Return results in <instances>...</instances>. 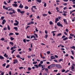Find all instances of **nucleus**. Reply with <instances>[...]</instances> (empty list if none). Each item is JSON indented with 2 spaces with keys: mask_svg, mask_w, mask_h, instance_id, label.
<instances>
[{
  "mask_svg": "<svg viewBox=\"0 0 75 75\" xmlns=\"http://www.w3.org/2000/svg\"><path fill=\"white\" fill-rule=\"evenodd\" d=\"M30 38H35L33 40H33H37V39H36V37H35V35H34L31 36L30 37Z\"/></svg>",
  "mask_w": 75,
  "mask_h": 75,
  "instance_id": "f257e3e1",
  "label": "nucleus"
},
{
  "mask_svg": "<svg viewBox=\"0 0 75 75\" xmlns=\"http://www.w3.org/2000/svg\"><path fill=\"white\" fill-rule=\"evenodd\" d=\"M36 7V6H33L32 7V8H31V10L32 11V12H33L34 13H35V11L33 10V8H35Z\"/></svg>",
  "mask_w": 75,
  "mask_h": 75,
  "instance_id": "f03ea898",
  "label": "nucleus"
},
{
  "mask_svg": "<svg viewBox=\"0 0 75 75\" xmlns=\"http://www.w3.org/2000/svg\"><path fill=\"white\" fill-rule=\"evenodd\" d=\"M55 66L56 68H62V67L58 64H56L55 65Z\"/></svg>",
  "mask_w": 75,
  "mask_h": 75,
  "instance_id": "7ed1b4c3",
  "label": "nucleus"
},
{
  "mask_svg": "<svg viewBox=\"0 0 75 75\" xmlns=\"http://www.w3.org/2000/svg\"><path fill=\"white\" fill-rule=\"evenodd\" d=\"M13 60L14 61V62H13V64H15L16 63H17V64L18 63V60H17V59H14Z\"/></svg>",
  "mask_w": 75,
  "mask_h": 75,
  "instance_id": "20e7f679",
  "label": "nucleus"
},
{
  "mask_svg": "<svg viewBox=\"0 0 75 75\" xmlns=\"http://www.w3.org/2000/svg\"><path fill=\"white\" fill-rule=\"evenodd\" d=\"M8 11H15V10L14 9H13V8H9L8 10Z\"/></svg>",
  "mask_w": 75,
  "mask_h": 75,
  "instance_id": "39448f33",
  "label": "nucleus"
},
{
  "mask_svg": "<svg viewBox=\"0 0 75 75\" xmlns=\"http://www.w3.org/2000/svg\"><path fill=\"white\" fill-rule=\"evenodd\" d=\"M5 23H6V21L5 19H4L2 23V25H4L5 24Z\"/></svg>",
  "mask_w": 75,
  "mask_h": 75,
  "instance_id": "423d86ee",
  "label": "nucleus"
},
{
  "mask_svg": "<svg viewBox=\"0 0 75 75\" xmlns=\"http://www.w3.org/2000/svg\"><path fill=\"white\" fill-rule=\"evenodd\" d=\"M70 68H71V71H74V68H75L73 66H72L71 67H70Z\"/></svg>",
  "mask_w": 75,
  "mask_h": 75,
  "instance_id": "0eeeda50",
  "label": "nucleus"
},
{
  "mask_svg": "<svg viewBox=\"0 0 75 75\" xmlns=\"http://www.w3.org/2000/svg\"><path fill=\"white\" fill-rule=\"evenodd\" d=\"M13 12H10L9 13V14L10 15H12L13 14H15L16 13V11H13Z\"/></svg>",
  "mask_w": 75,
  "mask_h": 75,
  "instance_id": "6e6552de",
  "label": "nucleus"
},
{
  "mask_svg": "<svg viewBox=\"0 0 75 75\" xmlns=\"http://www.w3.org/2000/svg\"><path fill=\"white\" fill-rule=\"evenodd\" d=\"M63 21H64V23H65V25H67V24H68V23H67V21H66V19H64Z\"/></svg>",
  "mask_w": 75,
  "mask_h": 75,
  "instance_id": "1a4fd4ad",
  "label": "nucleus"
},
{
  "mask_svg": "<svg viewBox=\"0 0 75 75\" xmlns=\"http://www.w3.org/2000/svg\"><path fill=\"white\" fill-rule=\"evenodd\" d=\"M51 68H52L53 67H55V64H53L50 65Z\"/></svg>",
  "mask_w": 75,
  "mask_h": 75,
  "instance_id": "9d476101",
  "label": "nucleus"
},
{
  "mask_svg": "<svg viewBox=\"0 0 75 75\" xmlns=\"http://www.w3.org/2000/svg\"><path fill=\"white\" fill-rule=\"evenodd\" d=\"M21 8H22L23 7V5H22V4H20V5L19 6Z\"/></svg>",
  "mask_w": 75,
  "mask_h": 75,
  "instance_id": "9b49d317",
  "label": "nucleus"
},
{
  "mask_svg": "<svg viewBox=\"0 0 75 75\" xmlns=\"http://www.w3.org/2000/svg\"><path fill=\"white\" fill-rule=\"evenodd\" d=\"M42 16L43 17H46V16H48V14H46L45 13H43L42 14Z\"/></svg>",
  "mask_w": 75,
  "mask_h": 75,
  "instance_id": "f8f14e48",
  "label": "nucleus"
},
{
  "mask_svg": "<svg viewBox=\"0 0 75 75\" xmlns=\"http://www.w3.org/2000/svg\"><path fill=\"white\" fill-rule=\"evenodd\" d=\"M3 8H4L5 9V10H8V8L6 7V6H3Z\"/></svg>",
  "mask_w": 75,
  "mask_h": 75,
  "instance_id": "ddd939ff",
  "label": "nucleus"
},
{
  "mask_svg": "<svg viewBox=\"0 0 75 75\" xmlns=\"http://www.w3.org/2000/svg\"><path fill=\"white\" fill-rule=\"evenodd\" d=\"M59 21V19H58V18H56L55 21V23H57V21Z\"/></svg>",
  "mask_w": 75,
  "mask_h": 75,
  "instance_id": "4468645a",
  "label": "nucleus"
},
{
  "mask_svg": "<svg viewBox=\"0 0 75 75\" xmlns=\"http://www.w3.org/2000/svg\"><path fill=\"white\" fill-rule=\"evenodd\" d=\"M51 59H55V58L54 57V56H52L50 57Z\"/></svg>",
  "mask_w": 75,
  "mask_h": 75,
  "instance_id": "2eb2a0df",
  "label": "nucleus"
},
{
  "mask_svg": "<svg viewBox=\"0 0 75 75\" xmlns=\"http://www.w3.org/2000/svg\"><path fill=\"white\" fill-rule=\"evenodd\" d=\"M34 66L35 67V68H36V69H38V65H37V64L34 65Z\"/></svg>",
  "mask_w": 75,
  "mask_h": 75,
  "instance_id": "dca6fc26",
  "label": "nucleus"
},
{
  "mask_svg": "<svg viewBox=\"0 0 75 75\" xmlns=\"http://www.w3.org/2000/svg\"><path fill=\"white\" fill-rule=\"evenodd\" d=\"M18 24H19L18 23H14V25L15 26H17V25H18Z\"/></svg>",
  "mask_w": 75,
  "mask_h": 75,
  "instance_id": "f3484780",
  "label": "nucleus"
},
{
  "mask_svg": "<svg viewBox=\"0 0 75 75\" xmlns=\"http://www.w3.org/2000/svg\"><path fill=\"white\" fill-rule=\"evenodd\" d=\"M4 57L6 58H7L8 57V55L6 53H5L4 55Z\"/></svg>",
  "mask_w": 75,
  "mask_h": 75,
  "instance_id": "a211bd4d",
  "label": "nucleus"
},
{
  "mask_svg": "<svg viewBox=\"0 0 75 75\" xmlns=\"http://www.w3.org/2000/svg\"><path fill=\"white\" fill-rule=\"evenodd\" d=\"M0 59H4V57L2 56H0Z\"/></svg>",
  "mask_w": 75,
  "mask_h": 75,
  "instance_id": "6ab92c4d",
  "label": "nucleus"
},
{
  "mask_svg": "<svg viewBox=\"0 0 75 75\" xmlns=\"http://www.w3.org/2000/svg\"><path fill=\"white\" fill-rule=\"evenodd\" d=\"M70 48H71V49H74V50H75V46H73L70 47Z\"/></svg>",
  "mask_w": 75,
  "mask_h": 75,
  "instance_id": "aec40b11",
  "label": "nucleus"
},
{
  "mask_svg": "<svg viewBox=\"0 0 75 75\" xmlns=\"http://www.w3.org/2000/svg\"><path fill=\"white\" fill-rule=\"evenodd\" d=\"M36 1L38 3H41V2H42V1L41 0H37Z\"/></svg>",
  "mask_w": 75,
  "mask_h": 75,
  "instance_id": "412c9836",
  "label": "nucleus"
},
{
  "mask_svg": "<svg viewBox=\"0 0 75 75\" xmlns=\"http://www.w3.org/2000/svg\"><path fill=\"white\" fill-rule=\"evenodd\" d=\"M70 36H71V37H74L75 36V35L74 34H72V33L70 34Z\"/></svg>",
  "mask_w": 75,
  "mask_h": 75,
  "instance_id": "4be33fe9",
  "label": "nucleus"
},
{
  "mask_svg": "<svg viewBox=\"0 0 75 75\" xmlns=\"http://www.w3.org/2000/svg\"><path fill=\"white\" fill-rule=\"evenodd\" d=\"M61 25V23H60V22H58L57 23V25H58V26H60V25Z\"/></svg>",
  "mask_w": 75,
  "mask_h": 75,
  "instance_id": "5701e85b",
  "label": "nucleus"
},
{
  "mask_svg": "<svg viewBox=\"0 0 75 75\" xmlns=\"http://www.w3.org/2000/svg\"><path fill=\"white\" fill-rule=\"evenodd\" d=\"M68 38L67 37H66L65 38H64L63 39V41H65L66 40H68Z\"/></svg>",
  "mask_w": 75,
  "mask_h": 75,
  "instance_id": "b1692460",
  "label": "nucleus"
},
{
  "mask_svg": "<svg viewBox=\"0 0 75 75\" xmlns=\"http://www.w3.org/2000/svg\"><path fill=\"white\" fill-rule=\"evenodd\" d=\"M42 66V65H41V64L39 63L38 65V66L39 67H41Z\"/></svg>",
  "mask_w": 75,
  "mask_h": 75,
  "instance_id": "393cba45",
  "label": "nucleus"
},
{
  "mask_svg": "<svg viewBox=\"0 0 75 75\" xmlns=\"http://www.w3.org/2000/svg\"><path fill=\"white\" fill-rule=\"evenodd\" d=\"M17 11L19 13H20L21 12V10L20 9H17Z\"/></svg>",
  "mask_w": 75,
  "mask_h": 75,
  "instance_id": "a878e982",
  "label": "nucleus"
},
{
  "mask_svg": "<svg viewBox=\"0 0 75 75\" xmlns=\"http://www.w3.org/2000/svg\"><path fill=\"white\" fill-rule=\"evenodd\" d=\"M59 62H60L61 61H63V59H60L58 60Z\"/></svg>",
  "mask_w": 75,
  "mask_h": 75,
  "instance_id": "bb28decb",
  "label": "nucleus"
},
{
  "mask_svg": "<svg viewBox=\"0 0 75 75\" xmlns=\"http://www.w3.org/2000/svg\"><path fill=\"white\" fill-rule=\"evenodd\" d=\"M14 34L13 33H9V34L8 35L9 36H10V35H13Z\"/></svg>",
  "mask_w": 75,
  "mask_h": 75,
  "instance_id": "cd10ccee",
  "label": "nucleus"
},
{
  "mask_svg": "<svg viewBox=\"0 0 75 75\" xmlns=\"http://www.w3.org/2000/svg\"><path fill=\"white\" fill-rule=\"evenodd\" d=\"M61 35H62V34L61 33L58 34V35H57V37H58V36H61Z\"/></svg>",
  "mask_w": 75,
  "mask_h": 75,
  "instance_id": "c85d7f7f",
  "label": "nucleus"
},
{
  "mask_svg": "<svg viewBox=\"0 0 75 75\" xmlns=\"http://www.w3.org/2000/svg\"><path fill=\"white\" fill-rule=\"evenodd\" d=\"M49 23L50 25H52V24H53V22H52V21H50L49 22Z\"/></svg>",
  "mask_w": 75,
  "mask_h": 75,
  "instance_id": "c756f323",
  "label": "nucleus"
},
{
  "mask_svg": "<svg viewBox=\"0 0 75 75\" xmlns=\"http://www.w3.org/2000/svg\"><path fill=\"white\" fill-rule=\"evenodd\" d=\"M9 44H11V45H13V44H14V43L12 42H10L9 43Z\"/></svg>",
  "mask_w": 75,
  "mask_h": 75,
  "instance_id": "7c9ffc66",
  "label": "nucleus"
},
{
  "mask_svg": "<svg viewBox=\"0 0 75 75\" xmlns=\"http://www.w3.org/2000/svg\"><path fill=\"white\" fill-rule=\"evenodd\" d=\"M25 9H28V7L27 6H25Z\"/></svg>",
  "mask_w": 75,
  "mask_h": 75,
  "instance_id": "2f4dec72",
  "label": "nucleus"
},
{
  "mask_svg": "<svg viewBox=\"0 0 75 75\" xmlns=\"http://www.w3.org/2000/svg\"><path fill=\"white\" fill-rule=\"evenodd\" d=\"M11 41H13L14 40V38H13V37H11Z\"/></svg>",
  "mask_w": 75,
  "mask_h": 75,
  "instance_id": "473e14b6",
  "label": "nucleus"
},
{
  "mask_svg": "<svg viewBox=\"0 0 75 75\" xmlns=\"http://www.w3.org/2000/svg\"><path fill=\"white\" fill-rule=\"evenodd\" d=\"M30 23L31 24H34V22L33 21H31L30 22Z\"/></svg>",
  "mask_w": 75,
  "mask_h": 75,
  "instance_id": "72a5a7b5",
  "label": "nucleus"
},
{
  "mask_svg": "<svg viewBox=\"0 0 75 75\" xmlns=\"http://www.w3.org/2000/svg\"><path fill=\"white\" fill-rule=\"evenodd\" d=\"M52 67H51V65L47 67V68H48V69H50Z\"/></svg>",
  "mask_w": 75,
  "mask_h": 75,
  "instance_id": "f704fd0d",
  "label": "nucleus"
},
{
  "mask_svg": "<svg viewBox=\"0 0 75 75\" xmlns=\"http://www.w3.org/2000/svg\"><path fill=\"white\" fill-rule=\"evenodd\" d=\"M13 6H15V7H17V4H13L12 5Z\"/></svg>",
  "mask_w": 75,
  "mask_h": 75,
  "instance_id": "c9c22d12",
  "label": "nucleus"
},
{
  "mask_svg": "<svg viewBox=\"0 0 75 75\" xmlns=\"http://www.w3.org/2000/svg\"><path fill=\"white\" fill-rule=\"evenodd\" d=\"M37 63V62H34L33 63V64H36Z\"/></svg>",
  "mask_w": 75,
  "mask_h": 75,
  "instance_id": "e433bc0d",
  "label": "nucleus"
},
{
  "mask_svg": "<svg viewBox=\"0 0 75 75\" xmlns=\"http://www.w3.org/2000/svg\"><path fill=\"white\" fill-rule=\"evenodd\" d=\"M34 35H35V37H36L37 38H38V35L37 34H35V33H34Z\"/></svg>",
  "mask_w": 75,
  "mask_h": 75,
  "instance_id": "4c0bfd02",
  "label": "nucleus"
},
{
  "mask_svg": "<svg viewBox=\"0 0 75 75\" xmlns=\"http://www.w3.org/2000/svg\"><path fill=\"white\" fill-rule=\"evenodd\" d=\"M47 54L48 55H49V54H50V53H51V52H50V51H49L47 52Z\"/></svg>",
  "mask_w": 75,
  "mask_h": 75,
  "instance_id": "58836bf2",
  "label": "nucleus"
},
{
  "mask_svg": "<svg viewBox=\"0 0 75 75\" xmlns=\"http://www.w3.org/2000/svg\"><path fill=\"white\" fill-rule=\"evenodd\" d=\"M8 30H10V26L9 25H8Z\"/></svg>",
  "mask_w": 75,
  "mask_h": 75,
  "instance_id": "ea45409f",
  "label": "nucleus"
},
{
  "mask_svg": "<svg viewBox=\"0 0 75 75\" xmlns=\"http://www.w3.org/2000/svg\"><path fill=\"white\" fill-rule=\"evenodd\" d=\"M75 21V17H74L73 18V20H72V21Z\"/></svg>",
  "mask_w": 75,
  "mask_h": 75,
  "instance_id": "a19ab883",
  "label": "nucleus"
},
{
  "mask_svg": "<svg viewBox=\"0 0 75 75\" xmlns=\"http://www.w3.org/2000/svg\"><path fill=\"white\" fill-rule=\"evenodd\" d=\"M9 67H10V65L9 64L7 66H6V68H8Z\"/></svg>",
  "mask_w": 75,
  "mask_h": 75,
  "instance_id": "79ce46f5",
  "label": "nucleus"
},
{
  "mask_svg": "<svg viewBox=\"0 0 75 75\" xmlns=\"http://www.w3.org/2000/svg\"><path fill=\"white\" fill-rule=\"evenodd\" d=\"M1 41H4V38H1Z\"/></svg>",
  "mask_w": 75,
  "mask_h": 75,
  "instance_id": "37998d69",
  "label": "nucleus"
},
{
  "mask_svg": "<svg viewBox=\"0 0 75 75\" xmlns=\"http://www.w3.org/2000/svg\"><path fill=\"white\" fill-rule=\"evenodd\" d=\"M71 52L72 53V55H74V51H73V50L71 51Z\"/></svg>",
  "mask_w": 75,
  "mask_h": 75,
  "instance_id": "c03bdc74",
  "label": "nucleus"
},
{
  "mask_svg": "<svg viewBox=\"0 0 75 75\" xmlns=\"http://www.w3.org/2000/svg\"><path fill=\"white\" fill-rule=\"evenodd\" d=\"M25 12L24 11H21L20 13L21 14H24V13H25Z\"/></svg>",
  "mask_w": 75,
  "mask_h": 75,
  "instance_id": "a18cd8bd",
  "label": "nucleus"
},
{
  "mask_svg": "<svg viewBox=\"0 0 75 75\" xmlns=\"http://www.w3.org/2000/svg\"><path fill=\"white\" fill-rule=\"evenodd\" d=\"M7 30V27H5L4 28V30Z\"/></svg>",
  "mask_w": 75,
  "mask_h": 75,
  "instance_id": "49530a36",
  "label": "nucleus"
},
{
  "mask_svg": "<svg viewBox=\"0 0 75 75\" xmlns=\"http://www.w3.org/2000/svg\"><path fill=\"white\" fill-rule=\"evenodd\" d=\"M31 69L30 67H28V71H31Z\"/></svg>",
  "mask_w": 75,
  "mask_h": 75,
  "instance_id": "de8ad7c7",
  "label": "nucleus"
},
{
  "mask_svg": "<svg viewBox=\"0 0 75 75\" xmlns=\"http://www.w3.org/2000/svg\"><path fill=\"white\" fill-rule=\"evenodd\" d=\"M23 41L25 43L26 42V40L25 39H23Z\"/></svg>",
  "mask_w": 75,
  "mask_h": 75,
  "instance_id": "09e8293b",
  "label": "nucleus"
},
{
  "mask_svg": "<svg viewBox=\"0 0 75 75\" xmlns=\"http://www.w3.org/2000/svg\"><path fill=\"white\" fill-rule=\"evenodd\" d=\"M6 63H4L2 65V66H3V67H6Z\"/></svg>",
  "mask_w": 75,
  "mask_h": 75,
  "instance_id": "8fccbe9b",
  "label": "nucleus"
},
{
  "mask_svg": "<svg viewBox=\"0 0 75 75\" xmlns=\"http://www.w3.org/2000/svg\"><path fill=\"white\" fill-rule=\"evenodd\" d=\"M14 29H15V30H17L18 28H17V27H14Z\"/></svg>",
  "mask_w": 75,
  "mask_h": 75,
  "instance_id": "3c124183",
  "label": "nucleus"
},
{
  "mask_svg": "<svg viewBox=\"0 0 75 75\" xmlns=\"http://www.w3.org/2000/svg\"><path fill=\"white\" fill-rule=\"evenodd\" d=\"M16 57H17V58H20V55L18 54L16 56Z\"/></svg>",
  "mask_w": 75,
  "mask_h": 75,
  "instance_id": "603ef678",
  "label": "nucleus"
},
{
  "mask_svg": "<svg viewBox=\"0 0 75 75\" xmlns=\"http://www.w3.org/2000/svg\"><path fill=\"white\" fill-rule=\"evenodd\" d=\"M45 71H47V72L48 71V69L47 68H46L45 69Z\"/></svg>",
  "mask_w": 75,
  "mask_h": 75,
  "instance_id": "864d4df0",
  "label": "nucleus"
},
{
  "mask_svg": "<svg viewBox=\"0 0 75 75\" xmlns=\"http://www.w3.org/2000/svg\"><path fill=\"white\" fill-rule=\"evenodd\" d=\"M35 31H36L37 32H38V30H37V27H35Z\"/></svg>",
  "mask_w": 75,
  "mask_h": 75,
  "instance_id": "5fc2aeb1",
  "label": "nucleus"
},
{
  "mask_svg": "<svg viewBox=\"0 0 75 75\" xmlns=\"http://www.w3.org/2000/svg\"><path fill=\"white\" fill-rule=\"evenodd\" d=\"M16 51V50H13L11 52V54H13L14 52Z\"/></svg>",
  "mask_w": 75,
  "mask_h": 75,
  "instance_id": "6e6d98bb",
  "label": "nucleus"
},
{
  "mask_svg": "<svg viewBox=\"0 0 75 75\" xmlns=\"http://www.w3.org/2000/svg\"><path fill=\"white\" fill-rule=\"evenodd\" d=\"M65 37H66V36H65L64 35H63L62 38H65Z\"/></svg>",
  "mask_w": 75,
  "mask_h": 75,
  "instance_id": "4d7b16f0",
  "label": "nucleus"
},
{
  "mask_svg": "<svg viewBox=\"0 0 75 75\" xmlns=\"http://www.w3.org/2000/svg\"><path fill=\"white\" fill-rule=\"evenodd\" d=\"M54 61L55 62H58V60H57L54 59Z\"/></svg>",
  "mask_w": 75,
  "mask_h": 75,
  "instance_id": "13d9d810",
  "label": "nucleus"
},
{
  "mask_svg": "<svg viewBox=\"0 0 75 75\" xmlns=\"http://www.w3.org/2000/svg\"><path fill=\"white\" fill-rule=\"evenodd\" d=\"M70 58H71L72 59H74V58L73 57V56H70Z\"/></svg>",
  "mask_w": 75,
  "mask_h": 75,
  "instance_id": "bf43d9fd",
  "label": "nucleus"
},
{
  "mask_svg": "<svg viewBox=\"0 0 75 75\" xmlns=\"http://www.w3.org/2000/svg\"><path fill=\"white\" fill-rule=\"evenodd\" d=\"M60 2V1L59 0H56V3H59Z\"/></svg>",
  "mask_w": 75,
  "mask_h": 75,
  "instance_id": "052dcab7",
  "label": "nucleus"
},
{
  "mask_svg": "<svg viewBox=\"0 0 75 75\" xmlns=\"http://www.w3.org/2000/svg\"><path fill=\"white\" fill-rule=\"evenodd\" d=\"M15 34L16 35H19V33H15Z\"/></svg>",
  "mask_w": 75,
  "mask_h": 75,
  "instance_id": "680f3d73",
  "label": "nucleus"
},
{
  "mask_svg": "<svg viewBox=\"0 0 75 75\" xmlns=\"http://www.w3.org/2000/svg\"><path fill=\"white\" fill-rule=\"evenodd\" d=\"M64 34H65L66 35H67L68 34H67V33L66 32H64Z\"/></svg>",
  "mask_w": 75,
  "mask_h": 75,
  "instance_id": "e2e57ef3",
  "label": "nucleus"
},
{
  "mask_svg": "<svg viewBox=\"0 0 75 75\" xmlns=\"http://www.w3.org/2000/svg\"><path fill=\"white\" fill-rule=\"evenodd\" d=\"M46 6H47V4L45 3L44 4V6L45 7H46Z\"/></svg>",
  "mask_w": 75,
  "mask_h": 75,
  "instance_id": "0e129e2a",
  "label": "nucleus"
},
{
  "mask_svg": "<svg viewBox=\"0 0 75 75\" xmlns=\"http://www.w3.org/2000/svg\"><path fill=\"white\" fill-rule=\"evenodd\" d=\"M1 18L2 20H3V19H4V16H2Z\"/></svg>",
  "mask_w": 75,
  "mask_h": 75,
  "instance_id": "69168bd1",
  "label": "nucleus"
},
{
  "mask_svg": "<svg viewBox=\"0 0 75 75\" xmlns=\"http://www.w3.org/2000/svg\"><path fill=\"white\" fill-rule=\"evenodd\" d=\"M4 72L3 71L2 73H1V75H4Z\"/></svg>",
  "mask_w": 75,
  "mask_h": 75,
  "instance_id": "338daca9",
  "label": "nucleus"
},
{
  "mask_svg": "<svg viewBox=\"0 0 75 75\" xmlns=\"http://www.w3.org/2000/svg\"><path fill=\"white\" fill-rule=\"evenodd\" d=\"M65 71V69H63L62 70V72H64Z\"/></svg>",
  "mask_w": 75,
  "mask_h": 75,
  "instance_id": "774afa93",
  "label": "nucleus"
}]
</instances>
